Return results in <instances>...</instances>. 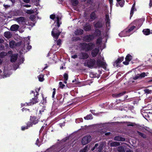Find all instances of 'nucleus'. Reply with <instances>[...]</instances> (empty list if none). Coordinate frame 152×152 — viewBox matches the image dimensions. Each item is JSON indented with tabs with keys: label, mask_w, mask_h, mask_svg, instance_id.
Segmentation results:
<instances>
[{
	"label": "nucleus",
	"mask_w": 152,
	"mask_h": 152,
	"mask_svg": "<svg viewBox=\"0 0 152 152\" xmlns=\"http://www.w3.org/2000/svg\"><path fill=\"white\" fill-rule=\"evenodd\" d=\"M99 132L101 134H102L103 133L105 132L103 129H102L99 130Z\"/></svg>",
	"instance_id": "nucleus-48"
},
{
	"label": "nucleus",
	"mask_w": 152,
	"mask_h": 152,
	"mask_svg": "<svg viewBox=\"0 0 152 152\" xmlns=\"http://www.w3.org/2000/svg\"><path fill=\"white\" fill-rule=\"evenodd\" d=\"M118 2V4H119V5L121 7H122L123 6L124 4V1H120V2Z\"/></svg>",
	"instance_id": "nucleus-41"
},
{
	"label": "nucleus",
	"mask_w": 152,
	"mask_h": 152,
	"mask_svg": "<svg viewBox=\"0 0 152 152\" xmlns=\"http://www.w3.org/2000/svg\"><path fill=\"white\" fill-rule=\"evenodd\" d=\"M120 145V142L116 141H113L110 143V147H117Z\"/></svg>",
	"instance_id": "nucleus-20"
},
{
	"label": "nucleus",
	"mask_w": 152,
	"mask_h": 152,
	"mask_svg": "<svg viewBox=\"0 0 152 152\" xmlns=\"http://www.w3.org/2000/svg\"><path fill=\"white\" fill-rule=\"evenodd\" d=\"M106 25L107 27H109L110 26V20L109 19V16L108 15H106Z\"/></svg>",
	"instance_id": "nucleus-25"
},
{
	"label": "nucleus",
	"mask_w": 152,
	"mask_h": 152,
	"mask_svg": "<svg viewBox=\"0 0 152 152\" xmlns=\"http://www.w3.org/2000/svg\"><path fill=\"white\" fill-rule=\"evenodd\" d=\"M83 29L86 31L91 30V26L89 23H86L83 27Z\"/></svg>",
	"instance_id": "nucleus-13"
},
{
	"label": "nucleus",
	"mask_w": 152,
	"mask_h": 152,
	"mask_svg": "<svg viewBox=\"0 0 152 152\" xmlns=\"http://www.w3.org/2000/svg\"><path fill=\"white\" fill-rule=\"evenodd\" d=\"M136 125V124H135V123H131V124H128L127 125V126H134L135 125Z\"/></svg>",
	"instance_id": "nucleus-49"
},
{
	"label": "nucleus",
	"mask_w": 152,
	"mask_h": 152,
	"mask_svg": "<svg viewBox=\"0 0 152 152\" xmlns=\"http://www.w3.org/2000/svg\"><path fill=\"white\" fill-rule=\"evenodd\" d=\"M7 55V54L6 53L4 52H2L0 53V57L1 58H3Z\"/></svg>",
	"instance_id": "nucleus-31"
},
{
	"label": "nucleus",
	"mask_w": 152,
	"mask_h": 152,
	"mask_svg": "<svg viewBox=\"0 0 152 152\" xmlns=\"http://www.w3.org/2000/svg\"><path fill=\"white\" fill-rule=\"evenodd\" d=\"M84 118L86 120L91 119L93 118L92 115L91 114L88 115L84 117Z\"/></svg>",
	"instance_id": "nucleus-33"
},
{
	"label": "nucleus",
	"mask_w": 152,
	"mask_h": 152,
	"mask_svg": "<svg viewBox=\"0 0 152 152\" xmlns=\"http://www.w3.org/2000/svg\"><path fill=\"white\" fill-rule=\"evenodd\" d=\"M71 2L73 6H76L78 3L77 0H71Z\"/></svg>",
	"instance_id": "nucleus-34"
},
{
	"label": "nucleus",
	"mask_w": 152,
	"mask_h": 152,
	"mask_svg": "<svg viewBox=\"0 0 152 152\" xmlns=\"http://www.w3.org/2000/svg\"><path fill=\"white\" fill-rule=\"evenodd\" d=\"M152 6V2H151V1H150V3L149 4V6L150 7H151Z\"/></svg>",
	"instance_id": "nucleus-64"
},
{
	"label": "nucleus",
	"mask_w": 152,
	"mask_h": 152,
	"mask_svg": "<svg viewBox=\"0 0 152 152\" xmlns=\"http://www.w3.org/2000/svg\"><path fill=\"white\" fill-rule=\"evenodd\" d=\"M55 17V15H51L50 16V18L52 20H54Z\"/></svg>",
	"instance_id": "nucleus-47"
},
{
	"label": "nucleus",
	"mask_w": 152,
	"mask_h": 152,
	"mask_svg": "<svg viewBox=\"0 0 152 152\" xmlns=\"http://www.w3.org/2000/svg\"><path fill=\"white\" fill-rule=\"evenodd\" d=\"M137 132L139 136H140L141 137L143 138L144 139H146L147 138V136L145 134L141 132L138 131Z\"/></svg>",
	"instance_id": "nucleus-23"
},
{
	"label": "nucleus",
	"mask_w": 152,
	"mask_h": 152,
	"mask_svg": "<svg viewBox=\"0 0 152 152\" xmlns=\"http://www.w3.org/2000/svg\"><path fill=\"white\" fill-rule=\"evenodd\" d=\"M90 19L92 20H94L96 18V15L95 12H93L91 13L90 16Z\"/></svg>",
	"instance_id": "nucleus-29"
},
{
	"label": "nucleus",
	"mask_w": 152,
	"mask_h": 152,
	"mask_svg": "<svg viewBox=\"0 0 152 152\" xmlns=\"http://www.w3.org/2000/svg\"><path fill=\"white\" fill-rule=\"evenodd\" d=\"M77 55H74L72 56V57L73 58H77Z\"/></svg>",
	"instance_id": "nucleus-54"
},
{
	"label": "nucleus",
	"mask_w": 152,
	"mask_h": 152,
	"mask_svg": "<svg viewBox=\"0 0 152 152\" xmlns=\"http://www.w3.org/2000/svg\"><path fill=\"white\" fill-rule=\"evenodd\" d=\"M135 4L134 3L133 4L132 7L131 8V11L130 12V18H131V17L132 16L133 14L134 13V11L136 10V9L135 8Z\"/></svg>",
	"instance_id": "nucleus-22"
},
{
	"label": "nucleus",
	"mask_w": 152,
	"mask_h": 152,
	"mask_svg": "<svg viewBox=\"0 0 152 152\" xmlns=\"http://www.w3.org/2000/svg\"><path fill=\"white\" fill-rule=\"evenodd\" d=\"M11 56L10 61L12 62H15L17 60L18 58L17 54H12Z\"/></svg>",
	"instance_id": "nucleus-15"
},
{
	"label": "nucleus",
	"mask_w": 152,
	"mask_h": 152,
	"mask_svg": "<svg viewBox=\"0 0 152 152\" xmlns=\"http://www.w3.org/2000/svg\"><path fill=\"white\" fill-rule=\"evenodd\" d=\"M146 76L145 73L143 72L141 74H138L135 76L133 77L134 80H136L138 79H141Z\"/></svg>",
	"instance_id": "nucleus-11"
},
{
	"label": "nucleus",
	"mask_w": 152,
	"mask_h": 152,
	"mask_svg": "<svg viewBox=\"0 0 152 152\" xmlns=\"http://www.w3.org/2000/svg\"><path fill=\"white\" fill-rule=\"evenodd\" d=\"M10 1H11L13 4L15 2V0H10Z\"/></svg>",
	"instance_id": "nucleus-63"
},
{
	"label": "nucleus",
	"mask_w": 152,
	"mask_h": 152,
	"mask_svg": "<svg viewBox=\"0 0 152 152\" xmlns=\"http://www.w3.org/2000/svg\"><path fill=\"white\" fill-rule=\"evenodd\" d=\"M118 150L119 152H124V148L122 146L118 147Z\"/></svg>",
	"instance_id": "nucleus-30"
},
{
	"label": "nucleus",
	"mask_w": 152,
	"mask_h": 152,
	"mask_svg": "<svg viewBox=\"0 0 152 152\" xmlns=\"http://www.w3.org/2000/svg\"><path fill=\"white\" fill-rule=\"evenodd\" d=\"M57 22H59V18L58 17H56Z\"/></svg>",
	"instance_id": "nucleus-60"
},
{
	"label": "nucleus",
	"mask_w": 152,
	"mask_h": 152,
	"mask_svg": "<svg viewBox=\"0 0 152 152\" xmlns=\"http://www.w3.org/2000/svg\"><path fill=\"white\" fill-rule=\"evenodd\" d=\"M23 6L24 7H30L31 6L30 5H23Z\"/></svg>",
	"instance_id": "nucleus-56"
},
{
	"label": "nucleus",
	"mask_w": 152,
	"mask_h": 152,
	"mask_svg": "<svg viewBox=\"0 0 152 152\" xmlns=\"http://www.w3.org/2000/svg\"><path fill=\"white\" fill-rule=\"evenodd\" d=\"M78 70H79L81 72H86V69L85 68H83V67H81L80 68V69H78Z\"/></svg>",
	"instance_id": "nucleus-44"
},
{
	"label": "nucleus",
	"mask_w": 152,
	"mask_h": 152,
	"mask_svg": "<svg viewBox=\"0 0 152 152\" xmlns=\"http://www.w3.org/2000/svg\"><path fill=\"white\" fill-rule=\"evenodd\" d=\"M102 26V23L99 21L97 22L94 25V26L96 28H101Z\"/></svg>",
	"instance_id": "nucleus-24"
},
{
	"label": "nucleus",
	"mask_w": 152,
	"mask_h": 152,
	"mask_svg": "<svg viewBox=\"0 0 152 152\" xmlns=\"http://www.w3.org/2000/svg\"><path fill=\"white\" fill-rule=\"evenodd\" d=\"M96 64L99 66H106L107 64L104 61V58H102V60L101 59H98L96 61Z\"/></svg>",
	"instance_id": "nucleus-6"
},
{
	"label": "nucleus",
	"mask_w": 152,
	"mask_h": 152,
	"mask_svg": "<svg viewBox=\"0 0 152 152\" xmlns=\"http://www.w3.org/2000/svg\"><path fill=\"white\" fill-rule=\"evenodd\" d=\"M99 51V50L98 48H96L93 50L91 52V55L93 57H96Z\"/></svg>",
	"instance_id": "nucleus-16"
},
{
	"label": "nucleus",
	"mask_w": 152,
	"mask_h": 152,
	"mask_svg": "<svg viewBox=\"0 0 152 152\" xmlns=\"http://www.w3.org/2000/svg\"><path fill=\"white\" fill-rule=\"evenodd\" d=\"M55 93H56V91H53V95H52V98L54 97V95L55 94Z\"/></svg>",
	"instance_id": "nucleus-58"
},
{
	"label": "nucleus",
	"mask_w": 152,
	"mask_h": 152,
	"mask_svg": "<svg viewBox=\"0 0 152 152\" xmlns=\"http://www.w3.org/2000/svg\"><path fill=\"white\" fill-rule=\"evenodd\" d=\"M34 10H27L26 13L29 14H31L34 13Z\"/></svg>",
	"instance_id": "nucleus-37"
},
{
	"label": "nucleus",
	"mask_w": 152,
	"mask_h": 152,
	"mask_svg": "<svg viewBox=\"0 0 152 152\" xmlns=\"http://www.w3.org/2000/svg\"><path fill=\"white\" fill-rule=\"evenodd\" d=\"M61 32L58 30V28H57L56 26L53 29L51 32V34L53 37L56 39L55 41L56 40L58 39Z\"/></svg>",
	"instance_id": "nucleus-2"
},
{
	"label": "nucleus",
	"mask_w": 152,
	"mask_h": 152,
	"mask_svg": "<svg viewBox=\"0 0 152 152\" xmlns=\"http://www.w3.org/2000/svg\"><path fill=\"white\" fill-rule=\"evenodd\" d=\"M95 63L96 61L95 60L90 59L86 60L85 64H87L88 66H93Z\"/></svg>",
	"instance_id": "nucleus-5"
},
{
	"label": "nucleus",
	"mask_w": 152,
	"mask_h": 152,
	"mask_svg": "<svg viewBox=\"0 0 152 152\" xmlns=\"http://www.w3.org/2000/svg\"><path fill=\"white\" fill-rule=\"evenodd\" d=\"M24 2L26 3H28L30 1V0H23Z\"/></svg>",
	"instance_id": "nucleus-53"
},
{
	"label": "nucleus",
	"mask_w": 152,
	"mask_h": 152,
	"mask_svg": "<svg viewBox=\"0 0 152 152\" xmlns=\"http://www.w3.org/2000/svg\"><path fill=\"white\" fill-rule=\"evenodd\" d=\"M61 39H58L57 41V45H60L61 44Z\"/></svg>",
	"instance_id": "nucleus-42"
},
{
	"label": "nucleus",
	"mask_w": 152,
	"mask_h": 152,
	"mask_svg": "<svg viewBox=\"0 0 152 152\" xmlns=\"http://www.w3.org/2000/svg\"><path fill=\"white\" fill-rule=\"evenodd\" d=\"M124 57H119L114 63V66H119V64L124 60Z\"/></svg>",
	"instance_id": "nucleus-10"
},
{
	"label": "nucleus",
	"mask_w": 152,
	"mask_h": 152,
	"mask_svg": "<svg viewBox=\"0 0 152 152\" xmlns=\"http://www.w3.org/2000/svg\"><path fill=\"white\" fill-rule=\"evenodd\" d=\"M65 80L67 81L68 79V75L67 73H65L64 75Z\"/></svg>",
	"instance_id": "nucleus-39"
},
{
	"label": "nucleus",
	"mask_w": 152,
	"mask_h": 152,
	"mask_svg": "<svg viewBox=\"0 0 152 152\" xmlns=\"http://www.w3.org/2000/svg\"><path fill=\"white\" fill-rule=\"evenodd\" d=\"M94 36L92 35H88L84 36V40L86 42H90L94 38Z\"/></svg>",
	"instance_id": "nucleus-7"
},
{
	"label": "nucleus",
	"mask_w": 152,
	"mask_h": 152,
	"mask_svg": "<svg viewBox=\"0 0 152 152\" xmlns=\"http://www.w3.org/2000/svg\"><path fill=\"white\" fill-rule=\"evenodd\" d=\"M98 146V143H96L95 144V146H94V148H96Z\"/></svg>",
	"instance_id": "nucleus-62"
},
{
	"label": "nucleus",
	"mask_w": 152,
	"mask_h": 152,
	"mask_svg": "<svg viewBox=\"0 0 152 152\" xmlns=\"http://www.w3.org/2000/svg\"><path fill=\"white\" fill-rule=\"evenodd\" d=\"M59 85H60V87L62 88H63L65 86L64 85V84H63L62 82H59Z\"/></svg>",
	"instance_id": "nucleus-45"
},
{
	"label": "nucleus",
	"mask_w": 152,
	"mask_h": 152,
	"mask_svg": "<svg viewBox=\"0 0 152 152\" xmlns=\"http://www.w3.org/2000/svg\"><path fill=\"white\" fill-rule=\"evenodd\" d=\"M10 47L11 48H13L15 46L17 45L15 44V42L14 41H11L9 42Z\"/></svg>",
	"instance_id": "nucleus-27"
},
{
	"label": "nucleus",
	"mask_w": 152,
	"mask_h": 152,
	"mask_svg": "<svg viewBox=\"0 0 152 152\" xmlns=\"http://www.w3.org/2000/svg\"><path fill=\"white\" fill-rule=\"evenodd\" d=\"M12 36V34L10 31H6L4 33V37L7 39L11 38Z\"/></svg>",
	"instance_id": "nucleus-19"
},
{
	"label": "nucleus",
	"mask_w": 152,
	"mask_h": 152,
	"mask_svg": "<svg viewBox=\"0 0 152 152\" xmlns=\"http://www.w3.org/2000/svg\"><path fill=\"white\" fill-rule=\"evenodd\" d=\"M15 20L19 24L25 23L26 22V18L25 17H23L17 18H15Z\"/></svg>",
	"instance_id": "nucleus-8"
},
{
	"label": "nucleus",
	"mask_w": 152,
	"mask_h": 152,
	"mask_svg": "<svg viewBox=\"0 0 152 152\" xmlns=\"http://www.w3.org/2000/svg\"><path fill=\"white\" fill-rule=\"evenodd\" d=\"M4 6L6 8H7L8 7H9V6L5 4H4Z\"/></svg>",
	"instance_id": "nucleus-61"
},
{
	"label": "nucleus",
	"mask_w": 152,
	"mask_h": 152,
	"mask_svg": "<svg viewBox=\"0 0 152 152\" xmlns=\"http://www.w3.org/2000/svg\"><path fill=\"white\" fill-rule=\"evenodd\" d=\"M88 150V145L86 146L83 149L81 150L80 152H87Z\"/></svg>",
	"instance_id": "nucleus-32"
},
{
	"label": "nucleus",
	"mask_w": 152,
	"mask_h": 152,
	"mask_svg": "<svg viewBox=\"0 0 152 152\" xmlns=\"http://www.w3.org/2000/svg\"><path fill=\"white\" fill-rule=\"evenodd\" d=\"M91 140V137L90 136H86L83 137L82 140V143L85 145L89 142Z\"/></svg>",
	"instance_id": "nucleus-3"
},
{
	"label": "nucleus",
	"mask_w": 152,
	"mask_h": 152,
	"mask_svg": "<svg viewBox=\"0 0 152 152\" xmlns=\"http://www.w3.org/2000/svg\"><path fill=\"white\" fill-rule=\"evenodd\" d=\"M142 32L143 34L146 35H148L150 34V30L149 29H144Z\"/></svg>",
	"instance_id": "nucleus-26"
},
{
	"label": "nucleus",
	"mask_w": 152,
	"mask_h": 152,
	"mask_svg": "<svg viewBox=\"0 0 152 152\" xmlns=\"http://www.w3.org/2000/svg\"><path fill=\"white\" fill-rule=\"evenodd\" d=\"M136 28L135 26H132L130 27L129 29H128V31H126V32H129L130 31H132L134 28Z\"/></svg>",
	"instance_id": "nucleus-35"
},
{
	"label": "nucleus",
	"mask_w": 152,
	"mask_h": 152,
	"mask_svg": "<svg viewBox=\"0 0 152 152\" xmlns=\"http://www.w3.org/2000/svg\"><path fill=\"white\" fill-rule=\"evenodd\" d=\"M38 95V93L37 92L36 96L34 98H32V99L31 100V102L29 103V105H31V104H33L38 102V101L37 100L38 97L37 96Z\"/></svg>",
	"instance_id": "nucleus-12"
},
{
	"label": "nucleus",
	"mask_w": 152,
	"mask_h": 152,
	"mask_svg": "<svg viewBox=\"0 0 152 152\" xmlns=\"http://www.w3.org/2000/svg\"><path fill=\"white\" fill-rule=\"evenodd\" d=\"M101 39L100 38H98L97 40V41H96V43L97 44H100L101 42H102V40H101Z\"/></svg>",
	"instance_id": "nucleus-43"
},
{
	"label": "nucleus",
	"mask_w": 152,
	"mask_h": 152,
	"mask_svg": "<svg viewBox=\"0 0 152 152\" xmlns=\"http://www.w3.org/2000/svg\"><path fill=\"white\" fill-rule=\"evenodd\" d=\"M38 78L39 80L40 81H42L44 80V78L43 77V76L42 75H39L38 77Z\"/></svg>",
	"instance_id": "nucleus-38"
},
{
	"label": "nucleus",
	"mask_w": 152,
	"mask_h": 152,
	"mask_svg": "<svg viewBox=\"0 0 152 152\" xmlns=\"http://www.w3.org/2000/svg\"><path fill=\"white\" fill-rule=\"evenodd\" d=\"M19 28L18 25L16 24H14L11 26L10 29L11 31H16L18 30Z\"/></svg>",
	"instance_id": "nucleus-17"
},
{
	"label": "nucleus",
	"mask_w": 152,
	"mask_h": 152,
	"mask_svg": "<svg viewBox=\"0 0 152 152\" xmlns=\"http://www.w3.org/2000/svg\"><path fill=\"white\" fill-rule=\"evenodd\" d=\"M114 140L115 141H124L125 140V139L120 136H117L115 137L114 138Z\"/></svg>",
	"instance_id": "nucleus-14"
},
{
	"label": "nucleus",
	"mask_w": 152,
	"mask_h": 152,
	"mask_svg": "<svg viewBox=\"0 0 152 152\" xmlns=\"http://www.w3.org/2000/svg\"><path fill=\"white\" fill-rule=\"evenodd\" d=\"M78 56L79 58L81 59H87L89 57L88 55L86 52H82L80 53Z\"/></svg>",
	"instance_id": "nucleus-9"
},
{
	"label": "nucleus",
	"mask_w": 152,
	"mask_h": 152,
	"mask_svg": "<svg viewBox=\"0 0 152 152\" xmlns=\"http://www.w3.org/2000/svg\"><path fill=\"white\" fill-rule=\"evenodd\" d=\"M4 41V40L2 38H0V44L3 43Z\"/></svg>",
	"instance_id": "nucleus-51"
},
{
	"label": "nucleus",
	"mask_w": 152,
	"mask_h": 152,
	"mask_svg": "<svg viewBox=\"0 0 152 152\" xmlns=\"http://www.w3.org/2000/svg\"><path fill=\"white\" fill-rule=\"evenodd\" d=\"M57 28H58V27H59V26H60V22H57Z\"/></svg>",
	"instance_id": "nucleus-55"
},
{
	"label": "nucleus",
	"mask_w": 152,
	"mask_h": 152,
	"mask_svg": "<svg viewBox=\"0 0 152 152\" xmlns=\"http://www.w3.org/2000/svg\"><path fill=\"white\" fill-rule=\"evenodd\" d=\"M110 134L111 133L110 132H108L105 133V135L107 136L110 135Z\"/></svg>",
	"instance_id": "nucleus-57"
},
{
	"label": "nucleus",
	"mask_w": 152,
	"mask_h": 152,
	"mask_svg": "<svg viewBox=\"0 0 152 152\" xmlns=\"http://www.w3.org/2000/svg\"><path fill=\"white\" fill-rule=\"evenodd\" d=\"M126 93V91H123L121 93H119V94H113L112 95V96L113 97L115 98H117L118 97H120L124 94H125Z\"/></svg>",
	"instance_id": "nucleus-21"
},
{
	"label": "nucleus",
	"mask_w": 152,
	"mask_h": 152,
	"mask_svg": "<svg viewBox=\"0 0 152 152\" xmlns=\"http://www.w3.org/2000/svg\"><path fill=\"white\" fill-rule=\"evenodd\" d=\"M8 67H4L3 72L4 73V75H5L6 76V74L8 73L7 71V68Z\"/></svg>",
	"instance_id": "nucleus-36"
},
{
	"label": "nucleus",
	"mask_w": 152,
	"mask_h": 152,
	"mask_svg": "<svg viewBox=\"0 0 152 152\" xmlns=\"http://www.w3.org/2000/svg\"><path fill=\"white\" fill-rule=\"evenodd\" d=\"M90 77H96V75L93 74L92 73H91L90 75Z\"/></svg>",
	"instance_id": "nucleus-52"
},
{
	"label": "nucleus",
	"mask_w": 152,
	"mask_h": 152,
	"mask_svg": "<svg viewBox=\"0 0 152 152\" xmlns=\"http://www.w3.org/2000/svg\"><path fill=\"white\" fill-rule=\"evenodd\" d=\"M95 34L96 37H99L101 36V32L99 30L97 29L95 30Z\"/></svg>",
	"instance_id": "nucleus-28"
},
{
	"label": "nucleus",
	"mask_w": 152,
	"mask_h": 152,
	"mask_svg": "<svg viewBox=\"0 0 152 152\" xmlns=\"http://www.w3.org/2000/svg\"><path fill=\"white\" fill-rule=\"evenodd\" d=\"M83 31L80 28L77 29L74 32L75 35H81L83 34Z\"/></svg>",
	"instance_id": "nucleus-18"
},
{
	"label": "nucleus",
	"mask_w": 152,
	"mask_h": 152,
	"mask_svg": "<svg viewBox=\"0 0 152 152\" xmlns=\"http://www.w3.org/2000/svg\"><path fill=\"white\" fill-rule=\"evenodd\" d=\"M30 126H32V124H30V125H28V124L27 127H22V129L23 130H24L25 129H28V127Z\"/></svg>",
	"instance_id": "nucleus-40"
},
{
	"label": "nucleus",
	"mask_w": 152,
	"mask_h": 152,
	"mask_svg": "<svg viewBox=\"0 0 152 152\" xmlns=\"http://www.w3.org/2000/svg\"><path fill=\"white\" fill-rule=\"evenodd\" d=\"M144 91L145 93H146L147 94H149V93H150L151 91V90H149L148 89H145V90H144Z\"/></svg>",
	"instance_id": "nucleus-46"
},
{
	"label": "nucleus",
	"mask_w": 152,
	"mask_h": 152,
	"mask_svg": "<svg viewBox=\"0 0 152 152\" xmlns=\"http://www.w3.org/2000/svg\"><path fill=\"white\" fill-rule=\"evenodd\" d=\"M27 48L28 50H29L31 48V45H29V44H28V45L27 46Z\"/></svg>",
	"instance_id": "nucleus-50"
},
{
	"label": "nucleus",
	"mask_w": 152,
	"mask_h": 152,
	"mask_svg": "<svg viewBox=\"0 0 152 152\" xmlns=\"http://www.w3.org/2000/svg\"><path fill=\"white\" fill-rule=\"evenodd\" d=\"M132 59V57L129 54H128L125 58V61L123 62V63L125 65H127Z\"/></svg>",
	"instance_id": "nucleus-4"
},
{
	"label": "nucleus",
	"mask_w": 152,
	"mask_h": 152,
	"mask_svg": "<svg viewBox=\"0 0 152 152\" xmlns=\"http://www.w3.org/2000/svg\"><path fill=\"white\" fill-rule=\"evenodd\" d=\"M82 45V49L86 51L91 50L95 46L94 44L92 42L88 44L84 43Z\"/></svg>",
	"instance_id": "nucleus-1"
},
{
	"label": "nucleus",
	"mask_w": 152,
	"mask_h": 152,
	"mask_svg": "<svg viewBox=\"0 0 152 152\" xmlns=\"http://www.w3.org/2000/svg\"><path fill=\"white\" fill-rule=\"evenodd\" d=\"M32 122L34 124H36L38 122L37 121H32Z\"/></svg>",
	"instance_id": "nucleus-59"
}]
</instances>
